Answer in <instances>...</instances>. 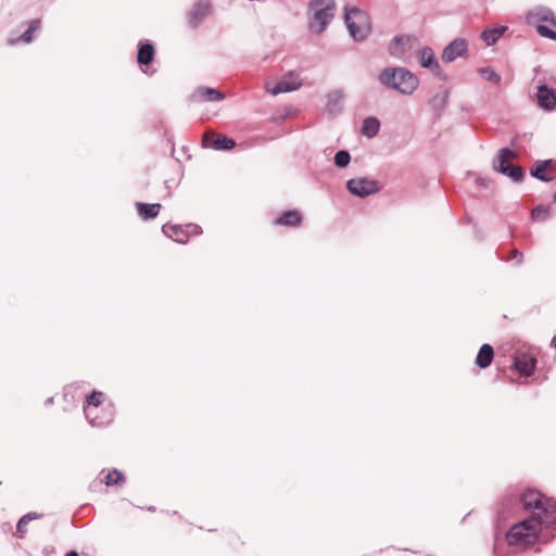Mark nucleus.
Wrapping results in <instances>:
<instances>
[{"label": "nucleus", "mask_w": 556, "mask_h": 556, "mask_svg": "<svg viewBox=\"0 0 556 556\" xmlns=\"http://www.w3.org/2000/svg\"><path fill=\"white\" fill-rule=\"evenodd\" d=\"M162 231L174 241L178 243H186L189 235H197L200 232V227L198 225L189 224L185 229L180 225L165 224L162 226Z\"/></svg>", "instance_id": "nucleus-11"}, {"label": "nucleus", "mask_w": 556, "mask_h": 556, "mask_svg": "<svg viewBox=\"0 0 556 556\" xmlns=\"http://www.w3.org/2000/svg\"><path fill=\"white\" fill-rule=\"evenodd\" d=\"M224 99V93L211 87H199L191 94L193 102H219Z\"/></svg>", "instance_id": "nucleus-14"}, {"label": "nucleus", "mask_w": 556, "mask_h": 556, "mask_svg": "<svg viewBox=\"0 0 556 556\" xmlns=\"http://www.w3.org/2000/svg\"><path fill=\"white\" fill-rule=\"evenodd\" d=\"M334 0H311L307 13L308 29L314 34H321L334 17Z\"/></svg>", "instance_id": "nucleus-3"}, {"label": "nucleus", "mask_w": 556, "mask_h": 556, "mask_svg": "<svg viewBox=\"0 0 556 556\" xmlns=\"http://www.w3.org/2000/svg\"><path fill=\"white\" fill-rule=\"evenodd\" d=\"M552 344L556 348V336L553 338Z\"/></svg>", "instance_id": "nucleus-40"}, {"label": "nucleus", "mask_w": 556, "mask_h": 556, "mask_svg": "<svg viewBox=\"0 0 556 556\" xmlns=\"http://www.w3.org/2000/svg\"><path fill=\"white\" fill-rule=\"evenodd\" d=\"M551 161H538L534 166L530 169V174L542 181H551L552 177L547 175V168Z\"/></svg>", "instance_id": "nucleus-24"}, {"label": "nucleus", "mask_w": 556, "mask_h": 556, "mask_svg": "<svg viewBox=\"0 0 556 556\" xmlns=\"http://www.w3.org/2000/svg\"><path fill=\"white\" fill-rule=\"evenodd\" d=\"M103 400L104 395L99 391H93L89 396H87V404L84 406V414L91 426H105L113 419V413L111 409H109L105 416L102 417L93 415V410L98 409V407L103 403Z\"/></svg>", "instance_id": "nucleus-6"}, {"label": "nucleus", "mask_w": 556, "mask_h": 556, "mask_svg": "<svg viewBox=\"0 0 556 556\" xmlns=\"http://www.w3.org/2000/svg\"><path fill=\"white\" fill-rule=\"evenodd\" d=\"M531 215L535 220H545L548 218L549 210L546 206H536L532 210Z\"/></svg>", "instance_id": "nucleus-33"}, {"label": "nucleus", "mask_w": 556, "mask_h": 556, "mask_svg": "<svg viewBox=\"0 0 556 556\" xmlns=\"http://www.w3.org/2000/svg\"><path fill=\"white\" fill-rule=\"evenodd\" d=\"M211 4L207 1H198L189 12V22L195 27L204 16L210 13Z\"/></svg>", "instance_id": "nucleus-20"}, {"label": "nucleus", "mask_w": 556, "mask_h": 556, "mask_svg": "<svg viewBox=\"0 0 556 556\" xmlns=\"http://www.w3.org/2000/svg\"><path fill=\"white\" fill-rule=\"evenodd\" d=\"M526 18L529 24H534L536 22H549L556 26L554 13L548 8H544V7L535 8L534 10L530 11L527 14Z\"/></svg>", "instance_id": "nucleus-18"}, {"label": "nucleus", "mask_w": 556, "mask_h": 556, "mask_svg": "<svg viewBox=\"0 0 556 556\" xmlns=\"http://www.w3.org/2000/svg\"><path fill=\"white\" fill-rule=\"evenodd\" d=\"M477 182L480 184V185H483V180L482 179H478Z\"/></svg>", "instance_id": "nucleus-41"}, {"label": "nucleus", "mask_w": 556, "mask_h": 556, "mask_svg": "<svg viewBox=\"0 0 556 556\" xmlns=\"http://www.w3.org/2000/svg\"><path fill=\"white\" fill-rule=\"evenodd\" d=\"M416 42L417 39L413 36H396L389 45V53L399 60L406 61L409 58L407 49H412Z\"/></svg>", "instance_id": "nucleus-10"}, {"label": "nucleus", "mask_w": 556, "mask_h": 556, "mask_svg": "<svg viewBox=\"0 0 556 556\" xmlns=\"http://www.w3.org/2000/svg\"><path fill=\"white\" fill-rule=\"evenodd\" d=\"M520 501L526 509L533 508L536 510L535 513H541L542 516L544 515V507L548 502L554 505L556 514V502L553 498L544 497L538 490L529 489L525 491L521 494Z\"/></svg>", "instance_id": "nucleus-9"}, {"label": "nucleus", "mask_w": 556, "mask_h": 556, "mask_svg": "<svg viewBox=\"0 0 556 556\" xmlns=\"http://www.w3.org/2000/svg\"><path fill=\"white\" fill-rule=\"evenodd\" d=\"M515 260L517 265H520L523 262V254L518 251L517 249H514L511 251L510 257H508L506 261Z\"/></svg>", "instance_id": "nucleus-36"}, {"label": "nucleus", "mask_w": 556, "mask_h": 556, "mask_svg": "<svg viewBox=\"0 0 556 556\" xmlns=\"http://www.w3.org/2000/svg\"><path fill=\"white\" fill-rule=\"evenodd\" d=\"M505 27L488 29L482 33V39L486 46L494 45L505 31Z\"/></svg>", "instance_id": "nucleus-28"}, {"label": "nucleus", "mask_w": 556, "mask_h": 556, "mask_svg": "<svg viewBox=\"0 0 556 556\" xmlns=\"http://www.w3.org/2000/svg\"><path fill=\"white\" fill-rule=\"evenodd\" d=\"M478 73L483 77L485 80L498 84L501 81V76L491 67H480L478 70Z\"/></svg>", "instance_id": "nucleus-31"}, {"label": "nucleus", "mask_w": 556, "mask_h": 556, "mask_svg": "<svg viewBox=\"0 0 556 556\" xmlns=\"http://www.w3.org/2000/svg\"><path fill=\"white\" fill-rule=\"evenodd\" d=\"M536 359L526 353L516 355L514 365L520 375L530 377L533 374Z\"/></svg>", "instance_id": "nucleus-17"}, {"label": "nucleus", "mask_w": 556, "mask_h": 556, "mask_svg": "<svg viewBox=\"0 0 556 556\" xmlns=\"http://www.w3.org/2000/svg\"><path fill=\"white\" fill-rule=\"evenodd\" d=\"M300 86L301 80L299 76L291 73L276 83V85L269 89V92L277 96L279 93L296 90Z\"/></svg>", "instance_id": "nucleus-15"}, {"label": "nucleus", "mask_w": 556, "mask_h": 556, "mask_svg": "<svg viewBox=\"0 0 556 556\" xmlns=\"http://www.w3.org/2000/svg\"><path fill=\"white\" fill-rule=\"evenodd\" d=\"M447 100H448V91L443 90L442 92L432 97L430 104L433 110H435L437 112H440L447 104Z\"/></svg>", "instance_id": "nucleus-29"}, {"label": "nucleus", "mask_w": 556, "mask_h": 556, "mask_svg": "<svg viewBox=\"0 0 556 556\" xmlns=\"http://www.w3.org/2000/svg\"><path fill=\"white\" fill-rule=\"evenodd\" d=\"M65 556H79L77 552L71 551Z\"/></svg>", "instance_id": "nucleus-38"}, {"label": "nucleus", "mask_w": 556, "mask_h": 556, "mask_svg": "<svg viewBox=\"0 0 556 556\" xmlns=\"http://www.w3.org/2000/svg\"><path fill=\"white\" fill-rule=\"evenodd\" d=\"M378 81L387 89L394 90L403 96L413 94L418 86V77L408 68L402 66L384 67L378 75Z\"/></svg>", "instance_id": "nucleus-2"}, {"label": "nucleus", "mask_w": 556, "mask_h": 556, "mask_svg": "<svg viewBox=\"0 0 556 556\" xmlns=\"http://www.w3.org/2000/svg\"><path fill=\"white\" fill-rule=\"evenodd\" d=\"M125 482V476L117 469H113L105 477V484L108 486L118 485Z\"/></svg>", "instance_id": "nucleus-30"}, {"label": "nucleus", "mask_w": 556, "mask_h": 556, "mask_svg": "<svg viewBox=\"0 0 556 556\" xmlns=\"http://www.w3.org/2000/svg\"><path fill=\"white\" fill-rule=\"evenodd\" d=\"M493 357L494 350L492 345L484 343L481 345L475 363L479 368H486L491 365Z\"/></svg>", "instance_id": "nucleus-21"}, {"label": "nucleus", "mask_w": 556, "mask_h": 556, "mask_svg": "<svg viewBox=\"0 0 556 556\" xmlns=\"http://www.w3.org/2000/svg\"><path fill=\"white\" fill-rule=\"evenodd\" d=\"M554 203L556 204V193L554 194Z\"/></svg>", "instance_id": "nucleus-42"}, {"label": "nucleus", "mask_w": 556, "mask_h": 556, "mask_svg": "<svg viewBox=\"0 0 556 556\" xmlns=\"http://www.w3.org/2000/svg\"><path fill=\"white\" fill-rule=\"evenodd\" d=\"M556 522L555 507L551 503H546L544 515L534 513L527 519L514 525L506 539L509 545L528 547L533 545L539 538L541 528L551 527Z\"/></svg>", "instance_id": "nucleus-1"}, {"label": "nucleus", "mask_w": 556, "mask_h": 556, "mask_svg": "<svg viewBox=\"0 0 556 556\" xmlns=\"http://www.w3.org/2000/svg\"><path fill=\"white\" fill-rule=\"evenodd\" d=\"M536 31L545 38L556 40V31L549 29L547 26L544 25H538Z\"/></svg>", "instance_id": "nucleus-34"}, {"label": "nucleus", "mask_w": 556, "mask_h": 556, "mask_svg": "<svg viewBox=\"0 0 556 556\" xmlns=\"http://www.w3.org/2000/svg\"><path fill=\"white\" fill-rule=\"evenodd\" d=\"M344 97L342 90H333L328 93L326 109L329 114L338 115L342 112Z\"/></svg>", "instance_id": "nucleus-19"}, {"label": "nucleus", "mask_w": 556, "mask_h": 556, "mask_svg": "<svg viewBox=\"0 0 556 556\" xmlns=\"http://www.w3.org/2000/svg\"><path fill=\"white\" fill-rule=\"evenodd\" d=\"M346 189L358 198H366L379 191L378 181L367 177L352 178L346 181Z\"/></svg>", "instance_id": "nucleus-7"}, {"label": "nucleus", "mask_w": 556, "mask_h": 556, "mask_svg": "<svg viewBox=\"0 0 556 556\" xmlns=\"http://www.w3.org/2000/svg\"><path fill=\"white\" fill-rule=\"evenodd\" d=\"M53 403V397H49L47 401H46V405H50Z\"/></svg>", "instance_id": "nucleus-39"}, {"label": "nucleus", "mask_w": 556, "mask_h": 556, "mask_svg": "<svg viewBox=\"0 0 556 556\" xmlns=\"http://www.w3.org/2000/svg\"><path fill=\"white\" fill-rule=\"evenodd\" d=\"M536 100L540 108L552 111L556 109V89L546 84L538 86Z\"/></svg>", "instance_id": "nucleus-13"}, {"label": "nucleus", "mask_w": 556, "mask_h": 556, "mask_svg": "<svg viewBox=\"0 0 556 556\" xmlns=\"http://www.w3.org/2000/svg\"><path fill=\"white\" fill-rule=\"evenodd\" d=\"M203 144L214 150H230L236 146V142L233 139L223 135H205Z\"/></svg>", "instance_id": "nucleus-16"}, {"label": "nucleus", "mask_w": 556, "mask_h": 556, "mask_svg": "<svg viewBox=\"0 0 556 556\" xmlns=\"http://www.w3.org/2000/svg\"><path fill=\"white\" fill-rule=\"evenodd\" d=\"M23 517H28L26 520L29 522L30 520L38 519L40 516L36 513H29L24 515Z\"/></svg>", "instance_id": "nucleus-37"}, {"label": "nucleus", "mask_w": 556, "mask_h": 556, "mask_svg": "<svg viewBox=\"0 0 556 556\" xmlns=\"http://www.w3.org/2000/svg\"><path fill=\"white\" fill-rule=\"evenodd\" d=\"M417 58L421 67L431 72L440 80H446L447 76L441 68L432 48L422 47L418 50Z\"/></svg>", "instance_id": "nucleus-8"}, {"label": "nucleus", "mask_w": 556, "mask_h": 556, "mask_svg": "<svg viewBox=\"0 0 556 556\" xmlns=\"http://www.w3.org/2000/svg\"><path fill=\"white\" fill-rule=\"evenodd\" d=\"M344 22L350 36L355 41H364L371 33V20L367 12L358 8H344Z\"/></svg>", "instance_id": "nucleus-4"}, {"label": "nucleus", "mask_w": 556, "mask_h": 556, "mask_svg": "<svg viewBox=\"0 0 556 556\" xmlns=\"http://www.w3.org/2000/svg\"><path fill=\"white\" fill-rule=\"evenodd\" d=\"M380 129V122L376 117H366L362 124V135L367 138H374Z\"/></svg>", "instance_id": "nucleus-23"}, {"label": "nucleus", "mask_w": 556, "mask_h": 556, "mask_svg": "<svg viewBox=\"0 0 556 556\" xmlns=\"http://www.w3.org/2000/svg\"><path fill=\"white\" fill-rule=\"evenodd\" d=\"M467 50V41L463 38H456L443 49L441 59L445 63H451L455 61L457 58L465 56Z\"/></svg>", "instance_id": "nucleus-12"}, {"label": "nucleus", "mask_w": 556, "mask_h": 556, "mask_svg": "<svg viewBox=\"0 0 556 556\" xmlns=\"http://www.w3.org/2000/svg\"><path fill=\"white\" fill-rule=\"evenodd\" d=\"M27 518H28V517H22V518L18 520L17 525H16V531H17L21 535H23V534H24V533H26V531H27V529H26V527H27V525H28V521L26 520Z\"/></svg>", "instance_id": "nucleus-35"}, {"label": "nucleus", "mask_w": 556, "mask_h": 556, "mask_svg": "<svg viewBox=\"0 0 556 556\" xmlns=\"http://www.w3.org/2000/svg\"><path fill=\"white\" fill-rule=\"evenodd\" d=\"M138 215L147 220L154 218L159 215L161 205L160 204H146V203H137L136 204Z\"/></svg>", "instance_id": "nucleus-22"}, {"label": "nucleus", "mask_w": 556, "mask_h": 556, "mask_svg": "<svg viewBox=\"0 0 556 556\" xmlns=\"http://www.w3.org/2000/svg\"><path fill=\"white\" fill-rule=\"evenodd\" d=\"M351 161L350 153L345 150H340L334 155V163L338 167L343 168L349 165Z\"/></svg>", "instance_id": "nucleus-32"}, {"label": "nucleus", "mask_w": 556, "mask_h": 556, "mask_svg": "<svg viewBox=\"0 0 556 556\" xmlns=\"http://www.w3.org/2000/svg\"><path fill=\"white\" fill-rule=\"evenodd\" d=\"M39 25H40L39 21H37V20L30 21L26 31H24V34H22L17 38H10L8 41L9 45H14L18 41H23L26 43L30 42L33 40V34L39 28Z\"/></svg>", "instance_id": "nucleus-27"}, {"label": "nucleus", "mask_w": 556, "mask_h": 556, "mask_svg": "<svg viewBox=\"0 0 556 556\" xmlns=\"http://www.w3.org/2000/svg\"><path fill=\"white\" fill-rule=\"evenodd\" d=\"M516 156L517 154L513 150L508 148L501 149L497 157L493 161V168L494 170L506 175L513 181L519 182L525 177V170L520 166H515L508 163Z\"/></svg>", "instance_id": "nucleus-5"}, {"label": "nucleus", "mask_w": 556, "mask_h": 556, "mask_svg": "<svg viewBox=\"0 0 556 556\" xmlns=\"http://www.w3.org/2000/svg\"><path fill=\"white\" fill-rule=\"evenodd\" d=\"M302 222V216L298 211H287L281 216L276 218L275 224L285 226H299Z\"/></svg>", "instance_id": "nucleus-25"}, {"label": "nucleus", "mask_w": 556, "mask_h": 556, "mask_svg": "<svg viewBox=\"0 0 556 556\" xmlns=\"http://www.w3.org/2000/svg\"><path fill=\"white\" fill-rule=\"evenodd\" d=\"M153 56H154V48L151 43L144 42L139 46L137 59H138V63L141 66L149 65L151 63V61L153 60Z\"/></svg>", "instance_id": "nucleus-26"}]
</instances>
